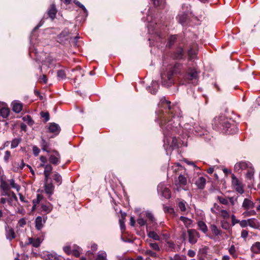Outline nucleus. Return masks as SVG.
I'll return each instance as SVG.
<instances>
[{
    "label": "nucleus",
    "mask_w": 260,
    "mask_h": 260,
    "mask_svg": "<svg viewBox=\"0 0 260 260\" xmlns=\"http://www.w3.org/2000/svg\"><path fill=\"white\" fill-rule=\"evenodd\" d=\"M238 223L240 224V225L241 226V227H242L243 228H245L248 225V219L247 220L244 219L241 221H240V222H239Z\"/></svg>",
    "instance_id": "obj_63"
},
{
    "label": "nucleus",
    "mask_w": 260,
    "mask_h": 260,
    "mask_svg": "<svg viewBox=\"0 0 260 260\" xmlns=\"http://www.w3.org/2000/svg\"><path fill=\"white\" fill-rule=\"evenodd\" d=\"M217 198L220 204L224 205H228L229 204V201L228 199L220 196H217Z\"/></svg>",
    "instance_id": "obj_48"
},
{
    "label": "nucleus",
    "mask_w": 260,
    "mask_h": 260,
    "mask_svg": "<svg viewBox=\"0 0 260 260\" xmlns=\"http://www.w3.org/2000/svg\"><path fill=\"white\" fill-rule=\"evenodd\" d=\"M146 216L150 222L153 223L155 222V218L151 213H146Z\"/></svg>",
    "instance_id": "obj_55"
},
{
    "label": "nucleus",
    "mask_w": 260,
    "mask_h": 260,
    "mask_svg": "<svg viewBox=\"0 0 260 260\" xmlns=\"http://www.w3.org/2000/svg\"><path fill=\"white\" fill-rule=\"evenodd\" d=\"M52 178L54 180L55 182L57 184V185H59L62 183V178L60 175L57 172H55L52 176Z\"/></svg>",
    "instance_id": "obj_34"
},
{
    "label": "nucleus",
    "mask_w": 260,
    "mask_h": 260,
    "mask_svg": "<svg viewBox=\"0 0 260 260\" xmlns=\"http://www.w3.org/2000/svg\"><path fill=\"white\" fill-rule=\"evenodd\" d=\"M251 166V164L249 162L241 161L235 165L234 170L235 172H239L241 170H243L247 169H248Z\"/></svg>",
    "instance_id": "obj_11"
},
{
    "label": "nucleus",
    "mask_w": 260,
    "mask_h": 260,
    "mask_svg": "<svg viewBox=\"0 0 260 260\" xmlns=\"http://www.w3.org/2000/svg\"><path fill=\"white\" fill-rule=\"evenodd\" d=\"M63 250L64 252L67 253L68 255H70L71 254L72 249L71 246H66L63 248Z\"/></svg>",
    "instance_id": "obj_58"
},
{
    "label": "nucleus",
    "mask_w": 260,
    "mask_h": 260,
    "mask_svg": "<svg viewBox=\"0 0 260 260\" xmlns=\"http://www.w3.org/2000/svg\"><path fill=\"white\" fill-rule=\"evenodd\" d=\"M182 68L179 73H176L177 81L180 85H186L187 84H197L199 79L198 73L194 68H189L185 71L183 66L181 63Z\"/></svg>",
    "instance_id": "obj_3"
},
{
    "label": "nucleus",
    "mask_w": 260,
    "mask_h": 260,
    "mask_svg": "<svg viewBox=\"0 0 260 260\" xmlns=\"http://www.w3.org/2000/svg\"><path fill=\"white\" fill-rule=\"evenodd\" d=\"M22 109V104L20 103H15L13 104L12 110L16 113H19Z\"/></svg>",
    "instance_id": "obj_33"
},
{
    "label": "nucleus",
    "mask_w": 260,
    "mask_h": 260,
    "mask_svg": "<svg viewBox=\"0 0 260 260\" xmlns=\"http://www.w3.org/2000/svg\"><path fill=\"white\" fill-rule=\"evenodd\" d=\"M251 251L256 254H260V242H256L250 247Z\"/></svg>",
    "instance_id": "obj_26"
},
{
    "label": "nucleus",
    "mask_w": 260,
    "mask_h": 260,
    "mask_svg": "<svg viewBox=\"0 0 260 260\" xmlns=\"http://www.w3.org/2000/svg\"><path fill=\"white\" fill-rule=\"evenodd\" d=\"M69 35V31L68 29H63L61 33L57 36V42L62 43L64 40H68V37Z\"/></svg>",
    "instance_id": "obj_17"
},
{
    "label": "nucleus",
    "mask_w": 260,
    "mask_h": 260,
    "mask_svg": "<svg viewBox=\"0 0 260 260\" xmlns=\"http://www.w3.org/2000/svg\"><path fill=\"white\" fill-rule=\"evenodd\" d=\"M210 229L212 233L216 236H220L222 234V231L220 230H219L217 227V226L214 224H212L211 225Z\"/></svg>",
    "instance_id": "obj_31"
},
{
    "label": "nucleus",
    "mask_w": 260,
    "mask_h": 260,
    "mask_svg": "<svg viewBox=\"0 0 260 260\" xmlns=\"http://www.w3.org/2000/svg\"><path fill=\"white\" fill-rule=\"evenodd\" d=\"M212 125L216 131H221L226 135H233L238 132V128L234 122H230L224 116L216 117L214 118Z\"/></svg>",
    "instance_id": "obj_2"
},
{
    "label": "nucleus",
    "mask_w": 260,
    "mask_h": 260,
    "mask_svg": "<svg viewBox=\"0 0 260 260\" xmlns=\"http://www.w3.org/2000/svg\"><path fill=\"white\" fill-rule=\"evenodd\" d=\"M188 242L191 244H194L197 242L198 239L200 238V233L195 229L187 230Z\"/></svg>",
    "instance_id": "obj_8"
},
{
    "label": "nucleus",
    "mask_w": 260,
    "mask_h": 260,
    "mask_svg": "<svg viewBox=\"0 0 260 260\" xmlns=\"http://www.w3.org/2000/svg\"><path fill=\"white\" fill-rule=\"evenodd\" d=\"M53 169L52 165L50 164H47L45 168L44 169V173L51 174Z\"/></svg>",
    "instance_id": "obj_51"
},
{
    "label": "nucleus",
    "mask_w": 260,
    "mask_h": 260,
    "mask_svg": "<svg viewBox=\"0 0 260 260\" xmlns=\"http://www.w3.org/2000/svg\"><path fill=\"white\" fill-rule=\"evenodd\" d=\"M57 77L60 80L64 79L66 78V74L63 70H59L57 72Z\"/></svg>",
    "instance_id": "obj_41"
},
{
    "label": "nucleus",
    "mask_w": 260,
    "mask_h": 260,
    "mask_svg": "<svg viewBox=\"0 0 260 260\" xmlns=\"http://www.w3.org/2000/svg\"><path fill=\"white\" fill-rule=\"evenodd\" d=\"M174 117L172 116H167L166 115L163 114L162 116H158L157 118L164 136L165 144H169V137L175 135L179 131L178 124L173 120Z\"/></svg>",
    "instance_id": "obj_1"
},
{
    "label": "nucleus",
    "mask_w": 260,
    "mask_h": 260,
    "mask_svg": "<svg viewBox=\"0 0 260 260\" xmlns=\"http://www.w3.org/2000/svg\"><path fill=\"white\" fill-rule=\"evenodd\" d=\"M159 85L156 81H152L151 86H149L147 90L152 94H155L158 91Z\"/></svg>",
    "instance_id": "obj_19"
},
{
    "label": "nucleus",
    "mask_w": 260,
    "mask_h": 260,
    "mask_svg": "<svg viewBox=\"0 0 260 260\" xmlns=\"http://www.w3.org/2000/svg\"><path fill=\"white\" fill-rule=\"evenodd\" d=\"M23 119L24 121H25L26 123H27L29 125H32L34 122L33 120L32 119L30 115H26L23 117Z\"/></svg>",
    "instance_id": "obj_44"
},
{
    "label": "nucleus",
    "mask_w": 260,
    "mask_h": 260,
    "mask_svg": "<svg viewBox=\"0 0 260 260\" xmlns=\"http://www.w3.org/2000/svg\"><path fill=\"white\" fill-rule=\"evenodd\" d=\"M184 35H182L181 34L179 35H170L168 39V42L166 45L167 47L168 48H171L177 40L179 42V40H181L182 39L184 40Z\"/></svg>",
    "instance_id": "obj_9"
},
{
    "label": "nucleus",
    "mask_w": 260,
    "mask_h": 260,
    "mask_svg": "<svg viewBox=\"0 0 260 260\" xmlns=\"http://www.w3.org/2000/svg\"><path fill=\"white\" fill-rule=\"evenodd\" d=\"M183 169V168L181 165H177L173 167V171L175 173H177L178 171L182 170Z\"/></svg>",
    "instance_id": "obj_60"
},
{
    "label": "nucleus",
    "mask_w": 260,
    "mask_h": 260,
    "mask_svg": "<svg viewBox=\"0 0 260 260\" xmlns=\"http://www.w3.org/2000/svg\"><path fill=\"white\" fill-rule=\"evenodd\" d=\"M107 254L105 252L99 253L96 257V260H106Z\"/></svg>",
    "instance_id": "obj_57"
},
{
    "label": "nucleus",
    "mask_w": 260,
    "mask_h": 260,
    "mask_svg": "<svg viewBox=\"0 0 260 260\" xmlns=\"http://www.w3.org/2000/svg\"><path fill=\"white\" fill-rule=\"evenodd\" d=\"M10 109L4 103L0 102V117L7 118L9 115Z\"/></svg>",
    "instance_id": "obj_12"
},
{
    "label": "nucleus",
    "mask_w": 260,
    "mask_h": 260,
    "mask_svg": "<svg viewBox=\"0 0 260 260\" xmlns=\"http://www.w3.org/2000/svg\"><path fill=\"white\" fill-rule=\"evenodd\" d=\"M0 188L2 190L10 189V187L6 181H5L0 185Z\"/></svg>",
    "instance_id": "obj_54"
},
{
    "label": "nucleus",
    "mask_w": 260,
    "mask_h": 260,
    "mask_svg": "<svg viewBox=\"0 0 260 260\" xmlns=\"http://www.w3.org/2000/svg\"><path fill=\"white\" fill-rule=\"evenodd\" d=\"M41 241L40 239L38 238L37 239H34L32 238H28V242L25 243V245L31 244L35 247H38L40 246Z\"/></svg>",
    "instance_id": "obj_22"
},
{
    "label": "nucleus",
    "mask_w": 260,
    "mask_h": 260,
    "mask_svg": "<svg viewBox=\"0 0 260 260\" xmlns=\"http://www.w3.org/2000/svg\"><path fill=\"white\" fill-rule=\"evenodd\" d=\"M253 169L250 166V168L248 169L247 172L246 174V178L250 180L253 178Z\"/></svg>",
    "instance_id": "obj_43"
},
{
    "label": "nucleus",
    "mask_w": 260,
    "mask_h": 260,
    "mask_svg": "<svg viewBox=\"0 0 260 260\" xmlns=\"http://www.w3.org/2000/svg\"><path fill=\"white\" fill-rule=\"evenodd\" d=\"M160 106L165 110V112H163L159 116H162L164 114L167 116L175 117L177 115V111L179 110L178 107L175 105H172L171 102L166 99L161 100Z\"/></svg>",
    "instance_id": "obj_5"
},
{
    "label": "nucleus",
    "mask_w": 260,
    "mask_h": 260,
    "mask_svg": "<svg viewBox=\"0 0 260 260\" xmlns=\"http://www.w3.org/2000/svg\"><path fill=\"white\" fill-rule=\"evenodd\" d=\"M229 252L230 254L234 257L237 258L238 256L237 254L236 253V248L234 245H232L229 249Z\"/></svg>",
    "instance_id": "obj_45"
},
{
    "label": "nucleus",
    "mask_w": 260,
    "mask_h": 260,
    "mask_svg": "<svg viewBox=\"0 0 260 260\" xmlns=\"http://www.w3.org/2000/svg\"><path fill=\"white\" fill-rule=\"evenodd\" d=\"M157 190L158 193L165 198L169 199L171 198V192L170 189L167 187L163 183H160L157 185Z\"/></svg>",
    "instance_id": "obj_7"
},
{
    "label": "nucleus",
    "mask_w": 260,
    "mask_h": 260,
    "mask_svg": "<svg viewBox=\"0 0 260 260\" xmlns=\"http://www.w3.org/2000/svg\"><path fill=\"white\" fill-rule=\"evenodd\" d=\"M40 115L42 118H44V122H46L50 119V114L48 112L41 111Z\"/></svg>",
    "instance_id": "obj_40"
},
{
    "label": "nucleus",
    "mask_w": 260,
    "mask_h": 260,
    "mask_svg": "<svg viewBox=\"0 0 260 260\" xmlns=\"http://www.w3.org/2000/svg\"><path fill=\"white\" fill-rule=\"evenodd\" d=\"M164 210L165 213H169L173 216H177V214L176 213L174 209L172 207L165 206L164 207Z\"/></svg>",
    "instance_id": "obj_36"
},
{
    "label": "nucleus",
    "mask_w": 260,
    "mask_h": 260,
    "mask_svg": "<svg viewBox=\"0 0 260 260\" xmlns=\"http://www.w3.org/2000/svg\"><path fill=\"white\" fill-rule=\"evenodd\" d=\"M221 226L222 229L228 230L230 229V224L229 222L226 220H221L220 221Z\"/></svg>",
    "instance_id": "obj_47"
},
{
    "label": "nucleus",
    "mask_w": 260,
    "mask_h": 260,
    "mask_svg": "<svg viewBox=\"0 0 260 260\" xmlns=\"http://www.w3.org/2000/svg\"><path fill=\"white\" fill-rule=\"evenodd\" d=\"M198 53L196 47L192 45H189V48L187 49V55L189 60L195 58Z\"/></svg>",
    "instance_id": "obj_14"
},
{
    "label": "nucleus",
    "mask_w": 260,
    "mask_h": 260,
    "mask_svg": "<svg viewBox=\"0 0 260 260\" xmlns=\"http://www.w3.org/2000/svg\"><path fill=\"white\" fill-rule=\"evenodd\" d=\"M197 224L198 226V229L207 235L208 230L206 223L203 221L200 220L198 222Z\"/></svg>",
    "instance_id": "obj_25"
},
{
    "label": "nucleus",
    "mask_w": 260,
    "mask_h": 260,
    "mask_svg": "<svg viewBox=\"0 0 260 260\" xmlns=\"http://www.w3.org/2000/svg\"><path fill=\"white\" fill-rule=\"evenodd\" d=\"M220 212L221 216L224 219H228L230 216L229 212L226 210L222 209L220 210Z\"/></svg>",
    "instance_id": "obj_50"
},
{
    "label": "nucleus",
    "mask_w": 260,
    "mask_h": 260,
    "mask_svg": "<svg viewBox=\"0 0 260 260\" xmlns=\"http://www.w3.org/2000/svg\"><path fill=\"white\" fill-rule=\"evenodd\" d=\"M32 151L34 155L37 156L40 152V150L37 146L35 145L32 147Z\"/></svg>",
    "instance_id": "obj_59"
},
{
    "label": "nucleus",
    "mask_w": 260,
    "mask_h": 260,
    "mask_svg": "<svg viewBox=\"0 0 260 260\" xmlns=\"http://www.w3.org/2000/svg\"><path fill=\"white\" fill-rule=\"evenodd\" d=\"M180 220L184 223L185 227L187 228L190 227L192 223L191 219L183 216L180 217Z\"/></svg>",
    "instance_id": "obj_29"
},
{
    "label": "nucleus",
    "mask_w": 260,
    "mask_h": 260,
    "mask_svg": "<svg viewBox=\"0 0 260 260\" xmlns=\"http://www.w3.org/2000/svg\"><path fill=\"white\" fill-rule=\"evenodd\" d=\"M80 247L75 245L74 246V248L72 249L71 254H72L76 257H79L80 253L79 251Z\"/></svg>",
    "instance_id": "obj_39"
},
{
    "label": "nucleus",
    "mask_w": 260,
    "mask_h": 260,
    "mask_svg": "<svg viewBox=\"0 0 260 260\" xmlns=\"http://www.w3.org/2000/svg\"><path fill=\"white\" fill-rule=\"evenodd\" d=\"M6 236L7 239L10 241H12V240L16 238L14 230L13 228L9 227L8 225L6 226Z\"/></svg>",
    "instance_id": "obj_16"
},
{
    "label": "nucleus",
    "mask_w": 260,
    "mask_h": 260,
    "mask_svg": "<svg viewBox=\"0 0 260 260\" xmlns=\"http://www.w3.org/2000/svg\"><path fill=\"white\" fill-rule=\"evenodd\" d=\"M149 246L152 248L153 250L156 251H159L160 248L158 245V244L155 242H149Z\"/></svg>",
    "instance_id": "obj_52"
},
{
    "label": "nucleus",
    "mask_w": 260,
    "mask_h": 260,
    "mask_svg": "<svg viewBox=\"0 0 260 260\" xmlns=\"http://www.w3.org/2000/svg\"><path fill=\"white\" fill-rule=\"evenodd\" d=\"M51 152H53L54 154H50L49 156V161L50 164H52L53 165H57L60 162V155L58 151L56 150H53Z\"/></svg>",
    "instance_id": "obj_10"
},
{
    "label": "nucleus",
    "mask_w": 260,
    "mask_h": 260,
    "mask_svg": "<svg viewBox=\"0 0 260 260\" xmlns=\"http://www.w3.org/2000/svg\"><path fill=\"white\" fill-rule=\"evenodd\" d=\"M180 186H184L187 184L186 178L181 174L178 177V183Z\"/></svg>",
    "instance_id": "obj_32"
},
{
    "label": "nucleus",
    "mask_w": 260,
    "mask_h": 260,
    "mask_svg": "<svg viewBox=\"0 0 260 260\" xmlns=\"http://www.w3.org/2000/svg\"><path fill=\"white\" fill-rule=\"evenodd\" d=\"M48 129L50 133H54L55 135H57L61 130L59 125L54 122L50 123Z\"/></svg>",
    "instance_id": "obj_18"
},
{
    "label": "nucleus",
    "mask_w": 260,
    "mask_h": 260,
    "mask_svg": "<svg viewBox=\"0 0 260 260\" xmlns=\"http://www.w3.org/2000/svg\"><path fill=\"white\" fill-rule=\"evenodd\" d=\"M41 212H44L46 214L49 213L52 210V207L49 203L46 204H42L41 205Z\"/></svg>",
    "instance_id": "obj_27"
},
{
    "label": "nucleus",
    "mask_w": 260,
    "mask_h": 260,
    "mask_svg": "<svg viewBox=\"0 0 260 260\" xmlns=\"http://www.w3.org/2000/svg\"><path fill=\"white\" fill-rule=\"evenodd\" d=\"M186 202L184 201H180L178 203V207L182 212H185L186 210Z\"/></svg>",
    "instance_id": "obj_46"
},
{
    "label": "nucleus",
    "mask_w": 260,
    "mask_h": 260,
    "mask_svg": "<svg viewBox=\"0 0 260 260\" xmlns=\"http://www.w3.org/2000/svg\"><path fill=\"white\" fill-rule=\"evenodd\" d=\"M44 190L46 194L48 195V198L51 200V196L53 194L54 190V186L52 182L45 183L44 185Z\"/></svg>",
    "instance_id": "obj_15"
},
{
    "label": "nucleus",
    "mask_w": 260,
    "mask_h": 260,
    "mask_svg": "<svg viewBox=\"0 0 260 260\" xmlns=\"http://www.w3.org/2000/svg\"><path fill=\"white\" fill-rule=\"evenodd\" d=\"M255 204L248 199L245 198L242 204V207L246 210H248L250 208L254 207Z\"/></svg>",
    "instance_id": "obj_21"
},
{
    "label": "nucleus",
    "mask_w": 260,
    "mask_h": 260,
    "mask_svg": "<svg viewBox=\"0 0 260 260\" xmlns=\"http://www.w3.org/2000/svg\"><path fill=\"white\" fill-rule=\"evenodd\" d=\"M57 13V10L56 5L54 4L50 5L47 10V14L49 17L52 20H54L56 17Z\"/></svg>",
    "instance_id": "obj_13"
},
{
    "label": "nucleus",
    "mask_w": 260,
    "mask_h": 260,
    "mask_svg": "<svg viewBox=\"0 0 260 260\" xmlns=\"http://www.w3.org/2000/svg\"><path fill=\"white\" fill-rule=\"evenodd\" d=\"M9 181L10 184L12 188L16 189L17 190H19L20 186L15 183V180L13 179H10Z\"/></svg>",
    "instance_id": "obj_53"
},
{
    "label": "nucleus",
    "mask_w": 260,
    "mask_h": 260,
    "mask_svg": "<svg viewBox=\"0 0 260 260\" xmlns=\"http://www.w3.org/2000/svg\"><path fill=\"white\" fill-rule=\"evenodd\" d=\"M181 68V63L177 62L169 70L166 75L165 74H161V79L162 85L166 87H169L174 84L175 80L177 81L176 73L180 72Z\"/></svg>",
    "instance_id": "obj_4"
},
{
    "label": "nucleus",
    "mask_w": 260,
    "mask_h": 260,
    "mask_svg": "<svg viewBox=\"0 0 260 260\" xmlns=\"http://www.w3.org/2000/svg\"><path fill=\"white\" fill-rule=\"evenodd\" d=\"M232 225L234 226L236 223L240 222V220L236 219V216L233 214L231 216Z\"/></svg>",
    "instance_id": "obj_64"
},
{
    "label": "nucleus",
    "mask_w": 260,
    "mask_h": 260,
    "mask_svg": "<svg viewBox=\"0 0 260 260\" xmlns=\"http://www.w3.org/2000/svg\"><path fill=\"white\" fill-rule=\"evenodd\" d=\"M206 183V180L203 177H200L195 182V184L197 185L198 189H203L205 187Z\"/></svg>",
    "instance_id": "obj_20"
},
{
    "label": "nucleus",
    "mask_w": 260,
    "mask_h": 260,
    "mask_svg": "<svg viewBox=\"0 0 260 260\" xmlns=\"http://www.w3.org/2000/svg\"><path fill=\"white\" fill-rule=\"evenodd\" d=\"M21 141L22 139L21 138L14 139L11 142V148H15L17 147L19 143L21 142Z\"/></svg>",
    "instance_id": "obj_38"
},
{
    "label": "nucleus",
    "mask_w": 260,
    "mask_h": 260,
    "mask_svg": "<svg viewBox=\"0 0 260 260\" xmlns=\"http://www.w3.org/2000/svg\"><path fill=\"white\" fill-rule=\"evenodd\" d=\"M43 227L42 218L41 216H38L35 220V228L38 231H40Z\"/></svg>",
    "instance_id": "obj_28"
},
{
    "label": "nucleus",
    "mask_w": 260,
    "mask_h": 260,
    "mask_svg": "<svg viewBox=\"0 0 260 260\" xmlns=\"http://www.w3.org/2000/svg\"><path fill=\"white\" fill-rule=\"evenodd\" d=\"M45 260H60L56 254H48L47 258Z\"/></svg>",
    "instance_id": "obj_56"
},
{
    "label": "nucleus",
    "mask_w": 260,
    "mask_h": 260,
    "mask_svg": "<svg viewBox=\"0 0 260 260\" xmlns=\"http://www.w3.org/2000/svg\"><path fill=\"white\" fill-rule=\"evenodd\" d=\"M169 260H187V258L184 255L176 254L173 257H170Z\"/></svg>",
    "instance_id": "obj_37"
},
{
    "label": "nucleus",
    "mask_w": 260,
    "mask_h": 260,
    "mask_svg": "<svg viewBox=\"0 0 260 260\" xmlns=\"http://www.w3.org/2000/svg\"><path fill=\"white\" fill-rule=\"evenodd\" d=\"M146 230L148 232V236L149 238L153 239L154 240L159 241L160 240L159 236L154 231L148 232V226L147 225Z\"/></svg>",
    "instance_id": "obj_30"
},
{
    "label": "nucleus",
    "mask_w": 260,
    "mask_h": 260,
    "mask_svg": "<svg viewBox=\"0 0 260 260\" xmlns=\"http://www.w3.org/2000/svg\"><path fill=\"white\" fill-rule=\"evenodd\" d=\"M74 3L77 5L78 6L79 8H81L84 12H86L87 10H86V9L85 8V7L84 6V5H83L82 4H81L79 1H78L77 0H74Z\"/></svg>",
    "instance_id": "obj_61"
},
{
    "label": "nucleus",
    "mask_w": 260,
    "mask_h": 260,
    "mask_svg": "<svg viewBox=\"0 0 260 260\" xmlns=\"http://www.w3.org/2000/svg\"><path fill=\"white\" fill-rule=\"evenodd\" d=\"M154 5L156 7L164 6L165 4V0H153Z\"/></svg>",
    "instance_id": "obj_49"
},
{
    "label": "nucleus",
    "mask_w": 260,
    "mask_h": 260,
    "mask_svg": "<svg viewBox=\"0 0 260 260\" xmlns=\"http://www.w3.org/2000/svg\"><path fill=\"white\" fill-rule=\"evenodd\" d=\"M187 16L184 14L178 15V22L183 26H185L187 24Z\"/></svg>",
    "instance_id": "obj_35"
},
{
    "label": "nucleus",
    "mask_w": 260,
    "mask_h": 260,
    "mask_svg": "<svg viewBox=\"0 0 260 260\" xmlns=\"http://www.w3.org/2000/svg\"><path fill=\"white\" fill-rule=\"evenodd\" d=\"M10 156H11L10 151H8V150L6 151L5 152V156L4 157V159L6 162H8Z\"/></svg>",
    "instance_id": "obj_62"
},
{
    "label": "nucleus",
    "mask_w": 260,
    "mask_h": 260,
    "mask_svg": "<svg viewBox=\"0 0 260 260\" xmlns=\"http://www.w3.org/2000/svg\"><path fill=\"white\" fill-rule=\"evenodd\" d=\"M40 144L41 148L44 151H46L48 153L52 151L50 149L48 148V147L50 145L49 142L45 140L44 138H42Z\"/></svg>",
    "instance_id": "obj_23"
},
{
    "label": "nucleus",
    "mask_w": 260,
    "mask_h": 260,
    "mask_svg": "<svg viewBox=\"0 0 260 260\" xmlns=\"http://www.w3.org/2000/svg\"><path fill=\"white\" fill-rule=\"evenodd\" d=\"M185 40L182 39L175 49L171 53V57L174 60H184L186 58V51L184 47Z\"/></svg>",
    "instance_id": "obj_6"
},
{
    "label": "nucleus",
    "mask_w": 260,
    "mask_h": 260,
    "mask_svg": "<svg viewBox=\"0 0 260 260\" xmlns=\"http://www.w3.org/2000/svg\"><path fill=\"white\" fill-rule=\"evenodd\" d=\"M232 185L234 186H238L241 184L239 179L236 177V176L234 174H232Z\"/></svg>",
    "instance_id": "obj_42"
},
{
    "label": "nucleus",
    "mask_w": 260,
    "mask_h": 260,
    "mask_svg": "<svg viewBox=\"0 0 260 260\" xmlns=\"http://www.w3.org/2000/svg\"><path fill=\"white\" fill-rule=\"evenodd\" d=\"M248 225L253 229H258L260 222L256 218H249L248 219Z\"/></svg>",
    "instance_id": "obj_24"
}]
</instances>
